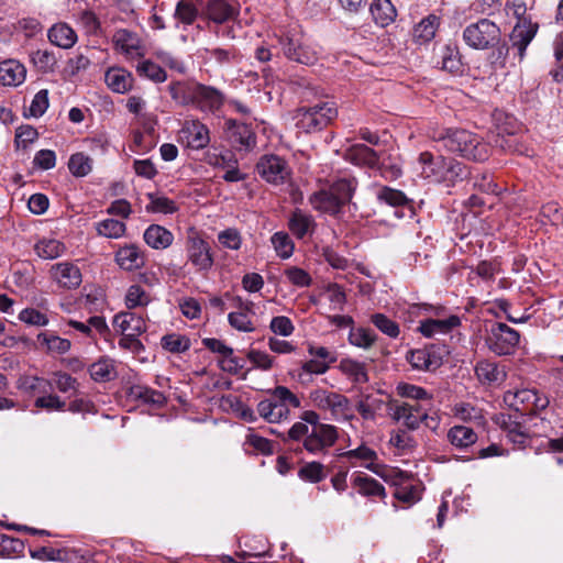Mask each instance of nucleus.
<instances>
[{
  "instance_id": "cd10ccee",
  "label": "nucleus",
  "mask_w": 563,
  "mask_h": 563,
  "mask_svg": "<svg viewBox=\"0 0 563 563\" xmlns=\"http://www.w3.org/2000/svg\"><path fill=\"white\" fill-rule=\"evenodd\" d=\"M446 439L454 448L465 450L475 444L478 437L472 428L456 424L449 429Z\"/></svg>"
},
{
  "instance_id": "a18cd8bd",
  "label": "nucleus",
  "mask_w": 563,
  "mask_h": 563,
  "mask_svg": "<svg viewBox=\"0 0 563 563\" xmlns=\"http://www.w3.org/2000/svg\"><path fill=\"white\" fill-rule=\"evenodd\" d=\"M99 235L108 239H119L124 235L126 225L124 222L115 219H104L96 224Z\"/></svg>"
},
{
  "instance_id": "6e6d98bb",
  "label": "nucleus",
  "mask_w": 563,
  "mask_h": 563,
  "mask_svg": "<svg viewBox=\"0 0 563 563\" xmlns=\"http://www.w3.org/2000/svg\"><path fill=\"white\" fill-rule=\"evenodd\" d=\"M137 71L140 75L145 76L155 82H163L167 78L166 71L159 65L151 60H144L140 63L137 66Z\"/></svg>"
},
{
  "instance_id": "ea45409f",
  "label": "nucleus",
  "mask_w": 563,
  "mask_h": 563,
  "mask_svg": "<svg viewBox=\"0 0 563 563\" xmlns=\"http://www.w3.org/2000/svg\"><path fill=\"white\" fill-rule=\"evenodd\" d=\"M396 393L402 398L417 400L419 401L418 404L422 405L426 401L430 404L432 400V395L427 389L409 383H399L396 387Z\"/></svg>"
},
{
  "instance_id": "69168bd1",
  "label": "nucleus",
  "mask_w": 563,
  "mask_h": 563,
  "mask_svg": "<svg viewBox=\"0 0 563 563\" xmlns=\"http://www.w3.org/2000/svg\"><path fill=\"white\" fill-rule=\"evenodd\" d=\"M54 384H55V387L60 393H64V394L69 393V391L76 393L79 387V383H78L77 378L73 377L71 375H69L68 373H65V372H57L54 374Z\"/></svg>"
},
{
  "instance_id": "ddd939ff",
  "label": "nucleus",
  "mask_w": 563,
  "mask_h": 563,
  "mask_svg": "<svg viewBox=\"0 0 563 563\" xmlns=\"http://www.w3.org/2000/svg\"><path fill=\"white\" fill-rule=\"evenodd\" d=\"M391 410V418L401 422L409 431L418 430L426 419V408L422 404L396 402Z\"/></svg>"
},
{
  "instance_id": "a211bd4d",
  "label": "nucleus",
  "mask_w": 563,
  "mask_h": 563,
  "mask_svg": "<svg viewBox=\"0 0 563 563\" xmlns=\"http://www.w3.org/2000/svg\"><path fill=\"white\" fill-rule=\"evenodd\" d=\"M460 323L461 320L457 316H450L446 319L427 318L420 321L418 331L426 338H434L439 334H448Z\"/></svg>"
},
{
  "instance_id": "423d86ee",
  "label": "nucleus",
  "mask_w": 563,
  "mask_h": 563,
  "mask_svg": "<svg viewBox=\"0 0 563 563\" xmlns=\"http://www.w3.org/2000/svg\"><path fill=\"white\" fill-rule=\"evenodd\" d=\"M338 115L334 102H322L309 108H299L296 119L297 126L306 133L324 129Z\"/></svg>"
},
{
  "instance_id": "f704fd0d",
  "label": "nucleus",
  "mask_w": 563,
  "mask_h": 563,
  "mask_svg": "<svg viewBox=\"0 0 563 563\" xmlns=\"http://www.w3.org/2000/svg\"><path fill=\"white\" fill-rule=\"evenodd\" d=\"M539 400V396L536 390L532 389H520L516 391L508 390L505 393L504 401L511 408H514L516 413H521L520 411L525 408H521L523 405L532 404Z\"/></svg>"
},
{
  "instance_id": "4c0bfd02",
  "label": "nucleus",
  "mask_w": 563,
  "mask_h": 563,
  "mask_svg": "<svg viewBox=\"0 0 563 563\" xmlns=\"http://www.w3.org/2000/svg\"><path fill=\"white\" fill-rule=\"evenodd\" d=\"M174 18L178 23L190 25L201 20V11L190 0H180L176 4Z\"/></svg>"
},
{
  "instance_id": "f8f14e48",
  "label": "nucleus",
  "mask_w": 563,
  "mask_h": 563,
  "mask_svg": "<svg viewBox=\"0 0 563 563\" xmlns=\"http://www.w3.org/2000/svg\"><path fill=\"white\" fill-rule=\"evenodd\" d=\"M279 44L284 55L300 64H312L317 59L316 49L305 37H279Z\"/></svg>"
},
{
  "instance_id": "13d9d810",
  "label": "nucleus",
  "mask_w": 563,
  "mask_h": 563,
  "mask_svg": "<svg viewBox=\"0 0 563 563\" xmlns=\"http://www.w3.org/2000/svg\"><path fill=\"white\" fill-rule=\"evenodd\" d=\"M499 32L498 26L488 19H481L476 23L470 24L463 35H496Z\"/></svg>"
},
{
  "instance_id": "4d7b16f0",
  "label": "nucleus",
  "mask_w": 563,
  "mask_h": 563,
  "mask_svg": "<svg viewBox=\"0 0 563 563\" xmlns=\"http://www.w3.org/2000/svg\"><path fill=\"white\" fill-rule=\"evenodd\" d=\"M504 132L507 133V135L498 133V137L495 140L496 146L500 147L505 152L525 154L526 151L520 145L518 137L506 129L503 130V133Z\"/></svg>"
},
{
  "instance_id": "4468645a",
  "label": "nucleus",
  "mask_w": 563,
  "mask_h": 563,
  "mask_svg": "<svg viewBox=\"0 0 563 563\" xmlns=\"http://www.w3.org/2000/svg\"><path fill=\"white\" fill-rule=\"evenodd\" d=\"M179 140L191 150H202L210 143V131L199 120H186L179 131Z\"/></svg>"
},
{
  "instance_id": "680f3d73",
  "label": "nucleus",
  "mask_w": 563,
  "mask_h": 563,
  "mask_svg": "<svg viewBox=\"0 0 563 563\" xmlns=\"http://www.w3.org/2000/svg\"><path fill=\"white\" fill-rule=\"evenodd\" d=\"M299 477L311 483H319L325 477L323 465L319 462H310L299 470Z\"/></svg>"
},
{
  "instance_id": "a878e982",
  "label": "nucleus",
  "mask_w": 563,
  "mask_h": 563,
  "mask_svg": "<svg viewBox=\"0 0 563 563\" xmlns=\"http://www.w3.org/2000/svg\"><path fill=\"white\" fill-rule=\"evenodd\" d=\"M115 262L122 269L134 271L144 265V256L136 245L130 244L117 251Z\"/></svg>"
},
{
  "instance_id": "2eb2a0df",
  "label": "nucleus",
  "mask_w": 563,
  "mask_h": 563,
  "mask_svg": "<svg viewBox=\"0 0 563 563\" xmlns=\"http://www.w3.org/2000/svg\"><path fill=\"white\" fill-rule=\"evenodd\" d=\"M191 103L196 104L202 111L214 112L221 108L224 96L218 89L202 84H192Z\"/></svg>"
},
{
  "instance_id": "aec40b11",
  "label": "nucleus",
  "mask_w": 563,
  "mask_h": 563,
  "mask_svg": "<svg viewBox=\"0 0 563 563\" xmlns=\"http://www.w3.org/2000/svg\"><path fill=\"white\" fill-rule=\"evenodd\" d=\"M407 361L418 371H434L442 365V357L439 353L427 347L410 351Z\"/></svg>"
},
{
  "instance_id": "79ce46f5",
  "label": "nucleus",
  "mask_w": 563,
  "mask_h": 563,
  "mask_svg": "<svg viewBox=\"0 0 563 563\" xmlns=\"http://www.w3.org/2000/svg\"><path fill=\"white\" fill-rule=\"evenodd\" d=\"M376 198L380 203L391 207H402L409 202L402 191L387 186H382L377 189Z\"/></svg>"
},
{
  "instance_id": "4be33fe9",
  "label": "nucleus",
  "mask_w": 563,
  "mask_h": 563,
  "mask_svg": "<svg viewBox=\"0 0 563 563\" xmlns=\"http://www.w3.org/2000/svg\"><path fill=\"white\" fill-rule=\"evenodd\" d=\"M351 484L357 494L364 497H386L385 487L378 481L364 473L353 474Z\"/></svg>"
},
{
  "instance_id": "9b49d317",
  "label": "nucleus",
  "mask_w": 563,
  "mask_h": 563,
  "mask_svg": "<svg viewBox=\"0 0 563 563\" xmlns=\"http://www.w3.org/2000/svg\"><path fill=\"white\" fill-rule=\"evenodd\" d=\"M341 456L352 465L360 463L361 466L367 468L368 471L383 478H387L389 476L387 474L389 472L387 467L377 463L378 455L376 451L365 444H362L356 449L345 451L341 454Z\"/></svg>"
},
{
  "instance_id": "39448f33",
  "label": "nucleus",
  "mask_w": 563,
  "mask_h": 563,
  "mask_svg": "<svg viewBox=\"0 0 563 563\" xmlns=\"http://www.w3.org/2000/svg\"><path fill=\"white\" fill-rule=\"evenodd\" d=\"M309 399L317 409L329 411L330 419L334 421H345L353 417L350 399L342 394L317 388L310 391Z\"/></svg>"
},
{
  "instance_id": "393cba45",
  "label": "nucleus",
  "mask_w": 563,
  "mask_h": 563,
  "mask_svg": "<svg viewBox=\"0 0 563 563\" xmlns=\"http://www.w3.org/2000/svg\"><path fill=\"white\" fill-rule=\"evenodd\" d=\"M475 374L482 384H499L505 380L506 372L497 363L482 360L475 366Z\"/></svg>"
},
{
  "instance_id": "6ab92c4d",
  "label": "nucleus",
  "mask_w": 563,
  "mask_h": 563,
  "mask_svg": "<svg viewBox=\"0 0 563 563\" xmlns=\"http://www.w3.org/2000/svg\"><path fill=\"white\" fill-rule=\"evenodd\" d=\"M51 274L58 285L64 288L74 289L81 284V273L79 268L68 262L53 265Z\"/></svg>"
},
{
  "instance_id": "1a4fd4ad",
  "label": "nucleus",
  "mask_w": 563,
  "mask_h": 563,
  "mask_svg": "<svg viewBox=\"0 0 563 563\" xmlns=\"http://www.w3.org/2000/svg\"><path fill=\"white\" fill-rule=\"evenodd\" d=\"M256 169L263 179L274 185L284 184L291 174L287 162L274 154L262 156L256 165Z\"/></svg>"
},
{
  "instance_id": "c85d7f7f",
  "label": "nucleus",
  "mask_w": 563,
  "mask_h": 563,
  "mask_svg": "<svg viewBox=\"0 0 563 563\" xmlns=\"http://www.w3.org/2000/svg\"><path fill=\"white\" fill-rule=\"evenodd\" d=\"M145 243L155 250L167 249L174 241L173 233L158 224H151L144 232Z\"/></svg>"
},
{
  "instance_id": "5701e85b",
  "label": "nucleus",
  "mask_w": 563,
  "mask_h": 563,
  "mask_svg": "<svg viewBox=\"0 0 563 563\" xmlns=\"http://www.w3.org/2000/svg\"><path fill=\"white\" fill-rule=\"evenodd\" d=\"M26 69L15 59H7L0 63V84L2 86L16 87L24 82Z\"/></svg>"
},
{
  "instance_id": "864d4df0",
  "label": "nucleus",
  "mask_w": 563,
  "mask_h": 563,
  "mask_svg": "<svg viewBox=\"0 0 563 563\" xmlns=\"http://www.w3.org/2000/svg\"><path fill=\"white\" fill-rule=\"evenodd\" d=\"M162 346L172 353H181L189 349L190 342L184 335L172 333L162 338Z\"/></svg>"
},
{
  "instance_id": "37998d69",
  "label": "nucleus",
  "mask_w": 563,
  "mask_h": 563,
  "mask_svg": "<svg viewBox=\"0 0 563 563\" xmlns=\"http://www.w3.org/2000/svg\"><path fill=\"white\" fill-rule=\"evenodd\" d=\"M377 335L371 329L352 328L349 333V342L357 347L368 350L376 342Z\"/></svg>"
},
{
  "instance_id": "0eeeda50",
  "label": "nucleus",
  "mask_w": 563,
  "mask_h": 563,
  "mask_svg": "<svg viewBox=\"0 0 563 563\" xmlns=\"http://www.w3.org/2000/svg\"><path fill=\"white\" fill-rule=\"evenodd\" d=\"M519 340L520 334L517 330L506 323L495 322L487 332L486 345L494 354L506 356L515 353Z\"/></svg>"
},
{
  "instance_id": "72a5a7b5",
  "label": "nucleus",
  "mask_w": 563,
  "mask_h": 563,
  "mask_svg": "<svg viewBox=\"0 0 563 563\" xmlns=\"http://www.w3.org/2000/svg\"><path fill=\"white\" fill-rule=\"evenodd\" d=\"M419 164L422 166V174L424 177L441 178L444 174L446 157L437 155L430 152H422L418 157Z\"/></svg>"
},
{
  "instance_id": "3c124183",
  "label": "nucleus",
  "mask_w": 563,
  "mask_h": 563,
  "mask_svg": "<svg viewBox=\"0 0 563 563\" xmlns=\"http://www.w3.org/2000/svg\"><path fill=\"white\" fill-rule=\"evenodd\" d=\"M372 323L384 334L391 339L399 335V325L397 322L383 313H374L371 317Z\"/></svg>"
},
{
  "instance_id": "b1692460",
  "label": "nucleus",
  "mask_w": 563,
  "mask_h": 563,
  "mask_svg": "<svg viewBox=\"0 0 563 563\" xmlns=\"http://www.w3.org/2000/svg\"><path fill=\"white\" fill-rule=\"evenodd\" d=\"M113 327L121 332L130 333V336L141 335L146 330L145 320L132 311L117 313L113 318Z\"/></svg>"
},
{
  "instance_id": "c03bdc74",
  "label": "nucleus",
  "mask_w": 563,
  "mask_h": 563,
  "mask_svg": "<svg viewBox=\"0 0 563 563\" xmlns=\"http://www.w3.org/2000/svg\"><path fill=\"white\" fill-rule=\"evenodd\" d=\"M115 48L130 59L142 57L145 53L139 37H117Z\"/></svg>"
},
{
  "instance_id": "de8ad7c7",
  "label": "nucleus",
  "mask_w": 563,
  "mask_h": 563,
  "mask_svg": "<svg viewBox=\"0 0 563 563\" xmlns=\"http://www.w3.org/2000/svg\"><path fill=\"white\" fill-rule=\"evenodd\" d=\"M68 169L75 177H85L92 169V159L84 153H75L68 161Z\"/></svg>"
},
{
  "instance_id": "338daca9",
  "label": "nucleus",
  "mask_w": 563,
  "mask_h": 563,
  "mask_svg": "<svg viewBox=\"0 0 563 563\" xmlns=\"http://www.w3.org/2000/svg\"><path fill=\"white\" fill-rule=\"evenodd\" d=\"M38 136L37 131L31 125H21L15 131L14 143L16 147L26 148Z\"/></svg>"
},
{
  "instance_id": "412c9836",
  "label": "nucleus",
  "mask_w": 563,
  "mask_h": 563,
  "mask_svg": "<svg viewBox=\"0 0 563 563\" xmlns=\"http://www.w3.org/2000/svg\"><path fill=\"white\" fill-rule=\"evenodd\" d=\"M344 156L346 161L357 166H364L371 169H375L376 167H378L379 156L373 148L364 144L351 145L345 151Z\"/></svg>"
},
{
  "instance_id": "6e6552de",
  "label": "nucleus",
  "mask_w": 563,
  "mask_h": 563,
  "mask_svg": "<svg viewBox=\"0 0 563 563\" xmlns=\"http://www.w3.org/2000/svg\"><path fill=\"white\" fill-rule=\"evenodd\" d=\"M497 423L505 431L507 439L519 449H525L530 442V430L526 426L527 415L509 413L500 415Z\"/></svg>"
},
{
  "instance_id": "7c9ffc66",
  "label": "nucleus",
  "mask_w": 563,
  "mask_h": 563,
  "mask_svg": "<svg viewBox=\"0 0 563 563\" xmlns=\"http://www.w3.org/2000/svg\"><path fill=\"white\" fill-rule=\"evenodd\" d=\"M369 10L375 23L382 27L391 24L397 16L396 8L390 0H375Z\"/></svg>"
},
{
  "instance_id": "bb28decb",
  "label": "nucleus",
  "mask_w": 563,
  "mask_h": 563,
  "mask_svg": "<svg viewBox=\"0 0 563 563\" xmlns=\"http://www.w3.org/2000/svg\"><path fill=\"white\" fill-rule=\"evenodd\" d=\"M88 372L91 379L97 383L111 382L118 376L115 361L108 356H102L92 363Z\"/></svg>"
},
{
  "instance_id": "7ed1b4c3",
  "label": "nucleus",
  "mask_w": 563,
  "mask_h": 563,
  "mask_svg": "<svg viewBox=\"0 0 563 563\" xmlns=\"http://www.w3.org/2000/svg\"><path fill=\"white\" fill-rule=\"evenodd\" d=\"M356 188L355 179L342 178L334 181L328 189L314 192L310 203L316 210L336 214L341 208L350 202Z\"/></svg>"
},
{
  "instance_id": "20e7f679",
  "label": "nucleus",
  "mask_w": 563,
  "mask_h": 563,
  "mask_svg": "<svg viewBox=\"0 0 563 563\" xmlns=\"http://www.w3.org/2000/svg\"><path fill=\"white\" fill-rule=\"evenodd\" d=\"M300 399L287 387L277 386L271 391L269 398L257 404L258 415L269 423L286 420L290 413V407L299 408Z\"/></svg>"
},
{
  "instance_id": "f3484780",
  "label": "nucleus",
  "mask_w": 563,
  "mask_h": 563,
  "mask_svg": "<svg viewBox=\"0 0 563 563\" xmlns=\"http://www.w3.org/2000/svg\"><path fill=\"white\" fill-rule=\"evenodd\" d=\"M236 14L238 11L228 0H206L201 7V21L208 20L216 24H223Z\"/></svg>"
},
{
  "instance_id": "774afa93",
  "label": "nucleus",
  "mask_w": 563,
  "mask_h": 563,
  "mask_svg": "<svg viewBox=\"0 0 563 563\" xmlns=\"http://www.w3.org/2000/svg\"><path fill=\"white\" fill-rule=\"evenodd\" d=\"M555 67L550 70V75L555 82L563 81V40L554 42Z\"/></svg>"
},
{
  "instance_id": "e433bc0d",
  "label": "nucleus",
  "mask_w": 563,
  "mask_h": 563,
  "mask_svg": "<svg viewBox=\"0 0 563 563\" xmlns=\"http://www.w3.org/2000/svg\"><path fill=\"white\" fill-rule=\"evenodd\" d=\"M49 386L48 380L37 376L22 375L16 380V388L27 395L46 394Z\"/></svg>"
},
{
  "instance_id": "603ef678",
  "label": "nucleus",
  "mask_w": 563,
  "mask_h": 563,
  "mask_svg": "<svg viewBox=\"0 0 563 563\" xmlns=\"http://www.w3.org/2000/svg\"><path fill=\"white\" fill-rule=\"evenodd\" d=\"M147 196L151 201L147 206L148 211L164 214H172L177 211V206L174 200L164 196H155L153 194H148Z\"/></svg>"
},
{
  "instance_id": "f257e3e1",
  "label": "nucleus",
  "mask_w": 563,
  "mask_h": 563,
  "mask_svg": "<svg viewBox=\"0 0 563 563\" xmlns=\"http://www.w3.org/2000/svg\"><path fill=\"white\" fill-rule=\"evenodd\" d=\"M339 438L336 427L320 423V416L313 410H307L301 415V421L292 424L283 438L286 442L302 441L305 450L311 454H324L334 445Z\"/></svg>"
},
{
  "instance_id": "bf43d9fd",
  "label": "nucleus",
  "mask_w": 563,
  "mask_h": 563,
  "mask_svg": "<svg viewBox=\"0 0 563 563\" xmlns=\"http://www.w3.org/2000/svg\"><path fill=\"white\" fill-rule=\"evenodd\" d=\"M150 297L146 291L139 285H132L125 295V303L129 309L146 306Z\"/></svg>"
},
{
  "instance_id": "473e14b6",
  "label": "nucleus",
  "mask_w": 563,
  "mask_h": 563,
  "mask_svg": "<svg viewBox=\"0 0 563 563\" xmlns=\"http://www.w3.org/2000/svg\"><path fill=\"white\" fill-rule=\"evenodd\" d=\"M396 477L397 479L394 483L397 487L394 495L398 500L407 504H413L420 499L418 486L407 482L409 476L406 473L398 471L396 473Z\"/></svg>"
},
{
  "instance_id": "f03ea898",
  "label": "nucleus",
  "mask_w": 563,
  "mask_h": 563,
  "mask_svg": "<svg viewBox=\"0 0 563 563\" xmlns=\"http://www.w3.org/2000/svg\"><path fill=\"white\" fill-rule=\"evenodd\" d=\"M438 140L448 151L457 153L467 159L482 162L488 158V145L466 130H448L445 134H440Z\"/></svg>"
},
{
  "instance_id": "49530a36",
  "label": "nucleus",
  "mask_w": 563,
  "mask_h": 563,
  "mask_svg": "<svg viewBox=\"0 0 563 563\" xmlns=\"http://www.w3.org/2000/svg\"><path fill=\"white\" fill-rule=\"evenodd\" d=\"M389 444L401 452H410L417 446L415 438L406 428L391 431Z\"/></svg>"
},
{
  "instance_id": "5fc2aeb1",
  "label": "nucleus",
  "mask_w": 563,
  "mask_h": 563,
  "mask_svg": "<svg viewBox=\"0 0 563 563\" xmlns=\"http://www.w3.org/2000/svg\"><path fill=\"white\" fill-rule=\"evenodd\" d=\"M191 89L192 84L176 81L169 85V93L173 100L184 106L189 104L192 101Z\"/></svg>"
},
{
  "instance_id": "052dcab7",
  "label": "nucleus",
  "mask_w": 563,
  "mask_h": 563,
  "mask_svg": "<svg viewBox=\"0 0 563 563\" xmlns=\"http://www.w3.org/2000/svg\"><path fill=\"white\" fill-rule=\"evenodd\" d=\"M218 241L222 247L238 251L242 245V236L234 228H228L218 234Z\"/></svg>"
},
{
  "instance_id": "a19ab883",
  "label": "nucleus",
  "mask_w": 563,
  "mask_h": 563,
  "mask_svg": "<svg viewBox=\"0 0 563 563\" xmlns=\"http://www.w3.org/2000/svg\"><path fill=\"white\" fill-rule=\"evenodd\" d=\"M130 395L145 404L163 406L166 397L163 393L142 385H134L130 388Z\"/></svg>"
},
{
  "instance_id": "09e8293b",
  "label": "nucleus",
  "mask_w": 563,
  "mask_h": 563,
  "mask_svg": "<svg viewBox=\"0 0 563 563\" xmlns=\"http://www.w3.org/2000/svg\"><path fill=\"white\" fill-rule=\"evenodd\" d=\"M253 311H233L228 314L229 324L240 332H253L254 323L251 319Z\"/></svg>"
},
{
  "instance_id": "dca6fc26",
  "label": "nucleus",
  "mask_w": 563,
  "mask_h": 563,
  "mask_svg": "<svg viewBox=\"0 0 563 563\" xmlns=\"http://www.w3.org/2000/svg\"><path fill=\"white\" fill-rule=\"evenodd\" d=\"M225 131L230 143L239 151H250L256 145V135L252 128L235 120H227Z\"/></svg>"
},
{
  "instance_id": "c9c22d12",
  "label": "nucleus",
  "mask_w": 563,
  "mask_h": 563,
  "mask_svg": "<svg viewBox=\"0 0 563 563\" xmlns=\"http://www.w3.org/2000/svg\"><path fill=\"white\" fill-rule=\"evenodd\" d=\"M339 368L355 384H365L368 382L366 365L362 362L343 358L340 361Z\"/></svg>"
},
{
  "instance_id": "c756f323",
  "label": "nucleus",
  "mask_w": 563,
  "mask_h": 563,
  "mask_svg": "<svg viewBox=\"0 0 563 563\" xmlns=\"http://www.w3.org/2000/svg\"><path fill=\"white\" fill-rule=\"evenodd\" d=\"M316 227L312 216L296 209L288 221L290 232L298 239H303L308 233H311Z\"/></svg>"
},
{
  "instance_id": "2f4dec72",
  "label": "nucleus",
  "mask_w": 563,
  "mask_h": 563,
  "mask_svg": "<svg viewBox=\"0 0 563 563\" xmlns=\"http://www.w3.org/2000/svg\"><path fill=\"white\" fill-rule=\"evenodd\" d=\"M104 80L107 86L117 93H124L132 88L133 78L130 73L122 68H110Z\"/></svg>"
},
{
  "instance_id": "8fccbe9b",
  "label": "nucleus",
  "mask_w": 563,
  "mask_h": 563,
  "mask_svg": "<svg viewBox=\"0 0 563 563\" xmlns=\"http://www.w3.org/2000/svg\"><path fill=\"white\" fill-rule=\"evenodd\" d=\"M272 244L282 258H289L294 253V242L286 232H276L272 236Z\"/></svg>"
},
{
  "instance_id": "e2e57ef3",
  "label": "nucleus",
  "mask_w": 563,
  "mask_h": 563,
  "mask_svg": "<svg viewBox=\"0 0 563 563\" xmlns=\"http://www.w3.org/2000/svg\"><path fill=\"white\" fill-rule=\"evenodd\" d=\"M34 406L46 411H64L66 402L57 395L48 394L36 398Z\"/></svg>"
},
{
  "instance_id": "0e129e2a",
  "label": "nucleus",
  "mask_w": 563,
  "mask_h": 563,
  "mask_svg": "<svg viewBox=\"0 0 563 563\" xmlns=\"http://www.w3.org/2000/svg\"><path fill=\"white\" fill-rule=\"evenodd\" d=\"M284 275L289 283L297 287H309L312 283L310 275L305 269L297 266L286 268Z\"/></svg>"
},
{
  "instance_id": "9d476101",
  "label": "nucleus",
  "mask_w": 563,
  "mask_h": 563,
  "mask_svg": "<svg viewBox=\"0 0 563 563\" xmlns=\"http://www.w3.org/2000/svg\"><path fill=\"white\" fill-rule=\"evenodd\" d=\"M188 261L198 271H209L213 265L210 246L196 231L188 234L186 243Z\"/></svg>"
},
{
  "instance_id": "58836bf2",
  "label": "nucleus",
  "mask_w": 563,
  "mask_h": 563,
  "mask_svg": "<svg viewBox=\"0 0 563 563\" xmlns=\"http://www.w3.org/2000/svg\"><path fill=\"white\" fill-rule=\"evenodd\" d=\"M35 253L43 260H55L62 256L66 247L55 239H42L34 246Z\"/></svg>"
}]
</instances>
